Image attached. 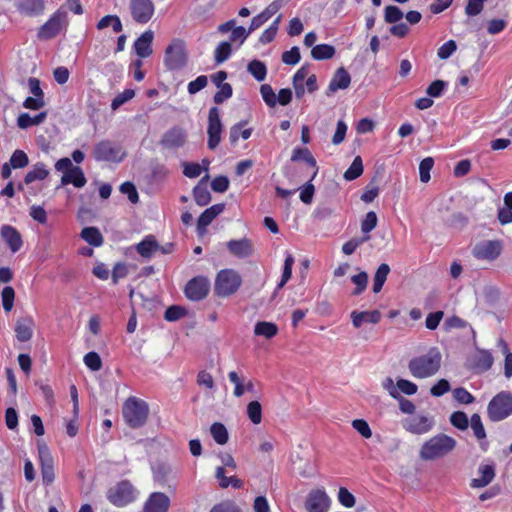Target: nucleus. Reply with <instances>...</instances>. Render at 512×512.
<instances>
[{"label": "nucleus", "mask_w": 512, "mask_h": 512, "mask_svg": "<svg viewBox=\"0 0 512 512\" xmlns=\"http://www.w3.org/2000/svg\"><path fill=\"white\" fill-rule=\"evenodd\" d=\"M441 362L442 355L439 349L432 347L425 354L413 357L408 363V369L414 378H429L439 371Z\"/></svg>", "instance_id": "obj_1"}, {"label": "nucleus", "mask_w": 512, "mask_h": 512, "mask_svg": "<svg viewBox=\"0 0 512 512\" xmlns=\"http://www.w3.org/2000/svg\"><path fill=\"white\" fill-rule=\"evenodd\" d=\"M456 447V440L445 434H438L427 440L421 447L422 460H435L449 454Z\"/></svg>", "instance_id": "obj_2"}, {"label": "nucleus", "mask_w": 512, "mask_h": 512, "mask_svg": "<svg viewBox=\"0 0 512 512\" xmlns=\"http://www.w3.org/2000/svg\"><path fill=\"white\" fill-rule=\"evenodd\" d=\"M122 415L129 427L137 429L146 423L149 415V406L144 400L132 396L123 403Z\"/></svg>", "instance_id": "obj_3"}, {"label": "nucleus", "mask_w": 512, "mask_h": 512, "mask_svg": "<svg viewBox=\"0 0 512 512\" xmlns=\"http://www.w3.org/2000/svg\"><path fill=\"white\" fill-rule=\"evenodd\" d=\"M139 494L130 481L122 480L107 491V499L114 506L121 508L136 501Z\"/></svg>", "instance_id": "obj_4"}, {"label": "nucleus", "mask_w": 512, "mask_h": 512, "mask_svg": "<svg viewBox=\"0 0 512 512\" xmlns=\"http://www.w3.org/2000/svg\"><path fill=\"white\" fill-rule=\"evenodd\" d=\"M241 276L232 269H223L218 272L215 279V293L220 297L234 294L241 286Z\"/></svg>", "instance_id": "obj_5"}, {"label": "nucleus", "mask_w": 512, "mask_h": 512, "mask_svg": "<svg viewBox=\"0 0 512 512\" xmlns=\"http://www.w3.org/2000/svg\"><path fill=\"white\" fill-rule=\"evenodd\" d=\"M188 61L185 44L181 40H173L165 50L164 63L167 69L177 71L183 69Z\"/></svg>", "instance_id": "obj_6"}, {"label": "nucleus", "mask_w": 512, "mask_h": 512, "mask_svg": "<svg viewBox=\"0 0 512 512\" xmlns=\"http://www.w3.org/2000/svg\"><path fill=\"white\" fill-rule=\"evenodd\" d=\"M489 418L496 422L512 414V395L509 392H500L492 398L487 407Z\"/></svg>", "instance_id": "obj_7"}, {"label": "nucleus", "mask_w": 512, "mask_h": 512, "mask_svg": "<svg viewBox=\"0 0 512 512\" xmlns=\"http://www.w3.org/2000/svg\"><path fill=\"white\" fill-rule=\"evenodd\" d=\"M68 25V15L63 9H58L38 31L40 39H51L60 33Z\"/></svg>", "instance_id": "obj_8"}, {"label": "nucleus", "mask_w": 512, "mask_h": 512, "mask_svg": "<svg viewBox=\"0 0 512 512\" xmlns=\"http://www.w3.org/2000/svg\"><path fill=\"white\" fill-rule=\"evenodd\" d=\"M93 156L97 161L120 162L123 160L125 152L119 144L102 141L94 147Z\"/></svg>", "instance_id": "obj_9"}, {"label": "nucleus", "mask_w": 512, "mask_h": 512, "mask_svg": "<svg viewBox=\"0 0 512 512\" xmlns=\"http://www.w3.org/2000/svg\"><path fill=\"white\" fill-rule=\"evenodd\" d=\"M503 245L500 240H484L473 248V256L479 260L493 261L501 254Z\"/></svg>", "instance_id": "obj_10"}, {"label": "nucleus", "mask_w": 512, "mask_h": 512, "mask_svg": "<svg viewBox=\"0 0 512 512\" xmlns=\"http://www.w3.org/2000/svg\"><path fill=\"white\" fill-rule=\"evenodd\" d=\"M210 290V281L207 277L197 276L192 278L185 287V295L192 301L204 299Z\"/></svg>", "instance_id": "obj_11"}, {"label": "nucleus", "mask_w": 512, "mask_h": 512, "mask_svg": "<svg viewBox=\"0 0 512 512\" xmlns=\"http://www.w3.org/2000/svg\"><path fill=\"white\" fill-rule=\"evenodd\" d=\"M434 426V420L429 415H415L403 422V428L413 434L428 433Z\"/></svg>", "instance_id": "obj_12"}, {"label": "nucleus", "mask_w": 512, "mask_h": 512, "mask_svg": "<svg viewBox=\"0 0 512 512\" xmlns=\"http://www.w3.org/2000/svg\"><path fill=\"white\" fill-rule=\"evenodd\" d=\"M130 9L136 22L147 23L154 14L155 6L152 0H131Z\"/></svg>", "instance_id": "obj_13"}, {"label": "nucleus", "mask_w": 512, "mask_h": 512, "mask_svg": "<svg viewBox=\"0 0 512 512\" xmlns=\"http://www.w3.org/2000/svg\"><path fill=\"white\" fill-rule=\"evenodd\" d=\"M171 506V500L163 492H152L149 494L143 504V512H168Z\"/></svg>", "instance_id": "obj_14"}, {"label": "nucleus", "mask_w": 512, "mask_h": 512, "mask_svg": "<svg viewBox=\"0 0 512 512\" xmlns=\"http://www.w3.org/2000/svg\"><path fill=\"white\" fill-rule=\"evenodd\" d=\"M38 452L43 483L50 485L55 478L53 458L45 444L38 445Z\"/></svg>", "instance_id": "obj_15"}, {"label": "nucleus", "mask_w": 512, "mask_h": 512, "mask_svg": "<svg viewBox=\"0 0 512 512\" xmlns=\"http://www.w3.org/2000/svg\"><path fill=\"white\" fill-rule=\"evenodd\" d=\"M308 512H327L330 506V499L323 490H314L309 493L306 503Z\"/></svg>", "instance_id": "obj_16"}, {"label": "nucleus", "mask_w": 512, "mask_h": 512, "mask_svg": "<svg viewBox=\"0 0 512 512\" xmlns=\"http://www.w3.org/2000/svg\"><path fill=\"white\" fill-rule=\"evenodd\" d=\"M0 234L12 253H16L21 249L23 245L22 236L15 227L3 225L0 229Z\"/></svg>", "instance_id": "obj_17"}, {"label": "nucleus", "mask_w": 512, "mask_h": 512, "mask_svg": "<svg viewBox=\"0 0 512 512\" xmlns=\"http://www.w3.org/2000/svg\"><path fill=\"white\" fill-rule=\"evenodd\" d=\"M15 6L20 14L34 17L44 12L45 2L44 0H17Z\"/></svg>", "instance_id": "obj_18"}, {"label": "nucleus", "mask_w": 512, "mask_h": 512, "mask_svg": "<svg viewBox=\"0 0 512 512\" xmlns=\"http://www.w3.org/2000/svg\"><path fill=\"white\" fill-rule=\"evenodd\" d=\"M227 249L232 255L238 258H246L252 255L253 244L247 238H242L240 240H230L227 243Z\"/></svg>", "instance_id": "obj_19"}, {"label": "nucleus", "mask_w": 512, "mask_h": 512, "mask_svg": "<svg viewBox=\"0 0 512 512\" xmlns=\"http://www.w3.org/2000/svg\"><path fill=\"white\" fill-rule=\"evenodd\" d=\"M352 324L355 328H360L364 323L377 324L381 319V313L378 310L351 312Z\"/></svg>", "instance_id": "obj_20"}, {"label": "nucleus", "mask_w": 512, "mask_h": 512, "mask_svg": "<svg viewBox=\"0 0 512 512\" xmlns=\"http://www.w3.org/2000/svg\"><path fill=\"white\" fill-rule=\"evenodd\" d=\"M350 83L351 77L349 73L343 67L338 68L330 80L327 95L348 88Z\"/></svg>", "instance_id": "obj_21"}, {"label": "nucleus", "mask_w": 512, "mask_h": 512, "mask_svg": "<svg viewBox=\"0 0 512 512\" xmlns=\"http://www.w3.org/2000/svg\"><path fill=\"white\" fill-rule=\"evenodd\" d=\"M305 161L308 166L313 169L312 175L310 176V180H313L318 173V166L316 159L313 157L312 153L307 148L296 147L292 151L291 161Z\"/></svg>", "instance_id": "obj_22"}, {"label": "nucleus", "mask_w": 512, "mask_h": 512, "mask_svg": "<svg viewBox=\"0 0 512 512\" xmlns=\"http://www.w3.org/2000/svg\"><path fill=\"white\" fill-rule=\"evenodd\" d=\"M34 321L31 317H23L16 321L15 335L20 342H27L33 335Z\"/></svg>", "instance_id": "obj_23"}, {"label": "nucleus", "mask_w": 512, "mask_h": 512, "mask_svg": "<svg viewBox=\"0 0 512 512\" xmlns=\"http://www.w3.org/2000/svg\"><path fill=\"white\" fill-rule=\"evenodd\" d=\"M153 479L160 485L167 484L170 480L176 478V473L173 467L167 463H158L153 469Z\"/></svg>", "instance_id": "obj_24"}, {"label": "nucleus", "mask_w": 512, "mask_h": 512, "mask_svg": "<svg viewBox=\"0 0 512 512\" xmlns=\"http://www.w3.org/2000/svg\"><path fill=\"white\" fill-rule=\"evenodd\" d=\"M154 34L151 30L145 31L134 43L136 54L141 58L149 57L152 54L151 44Z\"/></svg>", "instance_id": "obj_25"}, {"label": "nucleus", "mask_w": 512, "mask_h": 512, "mask_svg": "<svg viewBox=\"0 0 512 512\" xmlns=\"http://www.w3.org/2000/svg\"><path fill=\"white\" fill-rule=\"evenodd\" d=\"M479 477L471 480L472 488H483L490 484L495 477V469L493 465H481L478 469Z\"/></svg>", "instance_id": "obj_26"}, {"label": "nucleus", "mask_w": 512, "mask_h": 512, "mask_svg": "<svg viewBox=\"0 0 512 512\" xmlns=\"http://www.w3.org/2000/svg\"><path fill=\"white\" fill-rule=\"evenodd\" d=\"M209 176L203 177L193 189V197L199 206H206L211 201V194L207 188Z\"/></svg>", "instance_id": "obj_27"}, {"label": "nucleus", "mask_w": 512, "mask_h": 512, "mask_svg": "<svg viewBox=\"0 0 512 512\" xmlns=\"http://www.w3.org/2000/svg\"><path fill=\"white\" fill-rule=\"evenodd\" d=\"M186 136L180 130H169L161 140V145L167 149L181 147L185 143Z\"/></svg>", "instance_id": "obj_28"}, {"label": "nucleus", "mask_w": 512, "mask_h": 512, "mask_svg": "<svg viewBox=\"0 0 512 512\" xmlns=\"http://www.w3.org/2000/svg\"><path fill=\"white\" fill-rule=\"evenodd\" d=\"M87 180L85 175L80 167H74V169H70L68 173H65L61 177L62 185L73 184L77 188H81L85 186Z\"/></svg>", "instance_id": "obj_29"}, {"label": "nucleus", "mask_w": 512, "mask_h": 512, "mask_svg": "<svg viewBox=\"0 0 512 512\" xmlns=\"http://www.w3.org/2000/svg\"><path fill=\"white\" fill-rule=\"evenodd\" d=\"M159 244L153 235L146 236L140 243L136 245L137 252L144 258H151L158 251Z\"/></svg>", "instance_id": "obj_30"}, {"label": "nucleus", "mask_w": 512, "mask_h": 512, "mask_svg": "<svg viewBox=\"0 0 512 512\" xmlns=\"http://www.w3.org/2000/svg\"><path fill=\"white\" fill-rule=\"evenodd\" d=\"M308 76V68L301 67L293 76V87L297 98L303 97L306 92L305 79Z\"/></svg>", "instance_id": "obj_31"}, {"label": "nucleus", "mask_w": 512, "mask_h": 512, "mask_svg": "<svg viewBox=\"0 0 512 512\" xmlns=\"http://www.w3.org/2000/svg\"><path fill=\"white\" fill-rule=\"evenodd\" d=\"M278 333V327L275 323L267 321H259L254 326V334L263 336L266 339H271Z\"/></svg>", "instance_id": "obj_32"}, {"label": "nucleus", "mask_w": 512, "mask_h": 512, "mask_svg": "<svg viewBox=\"0 0 512 512\" xmlns=\"http://www.w3.org/2000/svg\"><path fill=\"white\" fill-rule=\"evenodd\" d=\"M46 117L45 112H40L35 115H30L28 113H22L18 116L17 122L19 128H28L31 126L40 125Z\"/></svg>", "instance_id": "obj_33"}, {"label": "nucleus", "mask_w": 512, "mask_h": 512, "mask_svg": "<svg viewBox=\"0 0 512 512\" xmlns=\"http://www.w3.org/2000/svg\"><path fill=\"white\" fill-rule=\"evenodd\" d=\"M81 238L95 247H99L103 244V236L96 227H85L81 231Z\"/></svg>", "instance_id": "obj_34"}, {"label": "nucleus", "mask_w": 512, "mask_h": 512, "mask_svg": "<svg viewBox=\"0 0 512 512\" xmlns=\"http://www.w3.org/2000/svg\"><path fill=\"white\" fill-rule=\"evenodd\" d=\"M390 273V267L386 263H382L376 270L373 279V292L379 293Z\"/></svg>", "instance_id": "obj_35"}, {"label": "nucleus", "mask_w": 512, "mask_h": 512, "mask_svg": "<svg viewBox=\"0 0 512 512\" xmlns=\"http://www.w3.org/2000/svg\"><path fill=\"white\" fill-rule=\"evenodd\" d=\"M335 48L329 44H319L312 48L311 56L315 60L331 59L335 55Z\"/></svg>", "instance_id": "obj_36"}, {"label": "nucleus", "mask_w": 512, "mask_h": 512, "mask_svg": "<svg viewBox=\"0 0 512 512\" xmlns=\"http://www.w3.org/2000/svg\"><path fill=\"white\" fill-rule=\"evenodd\" d=\"M493 364V356L488 350H479L474 358V366L481 371H487Z\"/></svg>", "instance_id": "obj_37"}, {"label": "nucleus", "mask_w": 512, "mask_h": 512, "mask_svg": "<svg viewBox=\"0 0 512 512\" xmlns=\"http://www.w3.org/2000/svg\"><path fill=\"white\" fill-rule=\"evenodd\" d=\"M210 433L214 441L219 445H224L229 439L226 427L219 422L213 423L210 427Z\"/></svg>", "instance_id": "obj_38"}, {"label": "nucleus", "mask_w": 512, "mask_h": 512, "mask_svg": "<svg viewBox=\"0 0 512 512\" xmlns=\"http://www.w3.org/2000/svg\"><path fill=\"white\" fill-rule=\"evenodd\" d=\"M363 173V162L360 156H356L350 167L344 173V179L352 181L357 179Z\"/></svg>", "instance_id": "obj_39"}, {"label": "nucleus", "mask_w": 512, "mask_h": 512, "mask_svg": "<svg viewBox=\"0 0 512 512\" xmlns=\"http://www.w3.org/2000/svg\"><path fill=\"white\" fill-rule=\"evenodd\" d=\"M109 26L112 27L115 33L121 32L123 28L121 20L117 15H107L98 22L97 29L103 30Z\"/></svg>", "instance_id": "obj_40"}, {"label": "nucleus", "mask_w": 512, "mask_h": 512, "mask_svg": "<svg viewBox=\"0 0 512 512\" xmlns=\"http://www.w3.org/2000/svg\"><path fill=\"white\" fill-rule=\"evenodd\" d=\"M247 70L257 81H263L266 78V66L259 60H252L248 64Z\"/></svg>", "instance_id": "obj_41"}, {"label": "nucleus", "mask_w": 512, "mask_h": 512, "mask_svg": "<svg viewBox=\"0 0 512 512\" xmlns=\"http://www.w3.org/2000/svg\"><path fill=\"white\" fill-rule=\"evenodd\" d=\"M49 172L48 170L45 168V165L43 164H37L34 166V168L29 171L25 178H24V181L26 184H30L36 180H43L45 179L47 176H48Z\"/></svg>", "instance_id": "obj_42"}, {"label": "nucleus", "mask_w": 512, "mask_h": 512, "mask_svg": "<svg viewBox=\"0 0 512 512\" xmlns=\"http://www.w3.org/2000/svg\"><path fill=\"white\" fill-rule=\"evenodd\" d=\"M294 264V257L290 253H286L284 261L283 272L280 282L277 285V289H282L285 284L289 281L292 275V266Z\"/></svg>", "instance_id": "obj_43"}, {"label": "nucleus", "mask_w": 512, "mask_h": 512, "mask_svg": "<svg viewBox=\"0 0 512 512\" xmlns=\"http://www.w3.org/2000/svg\"><path fill=\"white\" fill-rule=\"evenodd\" d=\"M247 415L253 424H259L262 420V407L258 401H251L247 405Z\"/></svg>", "instance_id": "obj_44"}, {"label": "nucleus", "mask_w": 512, "mask_h": 512, "mask_svg": "<svg viewBox=\"0 0 512 512\" xmlns=\"http://www.w3.org/2000/svg\"><path fill=\"white\" fill-rule=\"evenodd\" d=\"M231 55V43L228 41L221 42L215 49V61L222 63L226 61Z\"/></svg>", "instance_id": "obj_45"}, {"label": "nucleus", "mask_w": 512, "mask_h": 512, "mask_svg": "<svg viewBox=\"0 0 512 512\" xmlns=\"http://www.w3.org/2000/svg\"><path fill=\"white\" fill-rule=\"evenodd\" d=\"M351 281L356 286L352 294L360 295L367 287L368 274L365 271H361L357 275L352 276Z\"/></svg>", "instance_id": "obj_46"}, {"label": "nucleus", "mask_w": 512, "mask_h": 512, "mask_svg": "<svg viewBox=\"0 0 512 512\" xmlns=\"http://www.w3.org/2000/svg\"><path fill=\"white\" fill-rule=\"evenodd\" d=\"M29 159L22 150H15L10 158L9 164L14 168H24L28 165Z\"/></svg>", "instance_id": "obj_47"}, {"label": "nucleus", "mask_w": 512, "mask_h": 512, "mask_svg": "<svg viewBox=\"0 0 512 512\" xmlns=\"http://www.w3.org/2000/svg\"><path fill=\"white\" fill-rule=\"evenodd\" d=\"M434 160L431 157L424 158L419 164L420 180L427 183L430 180V171L433 168Z\"/></svg>", "instance_id": "obj_48"}, {"label": "nucleus", "mask_w": 512, "mask_h": 512, "mask_svg": "<svg viewBox=\"0 0 512 512\" xmlns=\"http://www.w3.org/2000/svg\"><path fill=\"white\" fill-rule=\"evenodd\" d=\"M470 425L474 432L475 437L478 440H482L486 438V432L481 421V417L479 414H473L470 419Z\"/></svg>", "instance_id": "obj_49"}, {"label": "nucleus", "mask_w": 512, "mask_h": 512, "mask_svg": "<svg viewBox=\"0 0 512 512\" xmlns=\"http://www.w3.org/2000/svg\"><path fill=\"white\" fill-rule=\"evenodd\" d=\"M228 378L235 386L233 391L234 396L238 398L241 397L245 393V379L240 377L235 371L229 372Z\"/></svg>", "instance_id": "obj_50"}, {"label": "nucleus", "mask_w": 512, "mask_h": 512, "mask_svg": "<svg viewBox=\"0 0 512 512\" xmlns=\"http://www.w3.org/2000/svg\"><path fill=\"white\" fill-rule=\"evenodd\" d=\"M3 309L6 312L12 310L14 305L15 292L11 286H6L1 292Z\"/></svg>", "instance_id": "obj_51"}, {"label": "nucleus", "mask_w": 512, "mask_h": 512, "mask_svg": "<svg viewBox=\"0 0 512 512\" xmlns=\"http://www.w3.org/2000/svg\"><path fill=\"white\" fill-rule=\"evenodd\" d=\"M450 422L454 427L460 430H466L469 426L468 417L462 411H456L452 413L450 416Z\"/></svg>", "instance_id": "obj_52"}, {"label": "nucleus", "mask_w": 512, "mask_h": 512, "mask_svg": "<svg viewBox=\"0 0 512 512\" xmlns=\"http://www.w3.org/2000/svg\"><path fill=\"white\" fill-rule=\"evenodd\" d=\"M369 239H370V235H365L362 238H353V239H351V240H349V241H347L346 243L343 244L342 251L346 255H351V254H353L355 252V250L360 245H362L363 243H365Z\"/></svg>", "instance_id": "obj_53"}, {"label": "nucleus", "mask_w": 512, "mask_h": 512, "mask_svg": "<svg viewBox=\"0 0 512 512\" xmlns=\"http://www.w3.org/2000/svg\"><path fill=\"white\" fill-rule=\"evenodd\" d=\"M185 315H186L185 308H183L181 306L173 305L166 309L164 318H165V320H167L169 322H173V321H177V320L183 318Z\"/></svg>", "instance_id": "obj_54"}, {"label": "nucleus", "mask_w": 512, "mask_h": 512, "mask_svg": "<svg viewBox=\"0 0 512 512\" xmlns=\"http://www.w3.org/2000/svg\"><path fill=\"white\" fill-rule=\"evenodd\" d=\"M135 95L134 90L132 89H126L122 93H119L111 103L112 110H117L119 107H121L123 104L131 100Z\"/></svg>", "instance_id": "obj_55"}, {"label": "nucleus", "mask_w": 512, "mask_h": 512, "mask_svg": "<svg viewBox=\"0 0 512 512\" xmlns=\"http://www.w3.org/2000/svg\"><path fill=\"white\" fill-rule=\"evenodd\" d=\"M377 222L378 219L376 213L374 211L368 212L361 223L362 232L369 235V233L377 226Z\"/></svg>", "instance_id": "obj_56"}, {"label": "nucleus", "mask_w": 512, "mask_h": 512, "mask_svg": "<svg viewBox=\"0 0 512 512\" xmlns=\"http://www.w3.org/2000/svg\"><path fill=\"white\" fill-rule=\"evenodd\" d=\"M384 18L387 23H396L403 18V12L397 6L389 5L385 8Z\"/></svg>", "instance_id": "obj_57"}, {"label": "nucleus", "mask_w": 512, "mask_h": 512, "mask_svg": "<svg viewBox=\"0 0 512 512\" xmlns=\"http://www.w3.org/2000/svg\"><path fill=\"white\" fill-rule=\"evenodd\" d=\"M250 33L251 31L249 29L246 30L242 26L235 27L233 28L230 35V41L237 43L238 47H240L245 42Z\"/></svg>", "instance_id": "obj_58"}, {"label": "nucleus", "mask_w": 512, "mask_h": 512, "mask_svg": "<svg viewBox=\"0 0 512 512\" xmlns=\"http://www.w3.org/2000/svg\"><path fill=\"white\" fill-rule=\"evenodd\" d=\"M85 365L92 371H99L102 367V360L96 352H89L83 359Z\"/></svg>", "instance_id": "obj_59"}, {"label": "nucleus", "mask_w": 512, "mask_h": 512, "mask_svg": "<svg viewBox=\"0 0 512 512\" xmlns=\"http://www.w3.org/2000/svg\"><path fill=\"white\" fill-rule=\"evenodd\" d=\"M30 217L40 224L47 223V212L43 206L40 205H32L29 210Z\"/></svg>", "instance_id": "obj_60"}, {"label": "nucleus", "mask_w": 512, "mask_h": 512, "mask_svg": "<svg viewBox=\"0 0 512 512\" xmlns=\"http://www.w3.org/2000/svg\"><path fill=\"white\" fill-rule=\"evenodd\" d=\"M352 427L364 438L368 439L372 436V431L364 419H355L352 421Z\"/></svg>", "instance_id": "obj_61"}, {"label": "nucleus", "mask_w": 512, "mask_h": 512, "mask_svg": "<svg viewBox=\"0 0 512 512\" xmlns=\"http://www.w3.org/2000/svg\"><path fill=\"white\" fill-rule=\"evenodd\" d=\"M260 93L262 95L263 100L268 106L274 107L277 104L276 94L274 93L270 85H262L260 88Z\"/></svg>", "instance_id": "obj_62"}, {"label": "nucleus", "mask_w": 512, "mask_h": 512, "mask_svg": "<svg viewBox=\"0 0 512 512\" xmlns=\"http://www.w3.org/2000/svg\"><path fill=\"white\" fill-rule=\"evenodd\" d=\"M456 48V42L454 40H449L439 47L437 56L443 60L448 59L456 51Z\"/></svg>", "instance_id": "obj_63"}, {"label": "nucleus", "mask_w": 512, "mask_h": 512, "mask_svg": "<svg viewBox=\"0 0 512 512\" xmlns=\"http://www.w3.org/2000/svg\"><path fill=\"white\" fill-rule=\"evenodd\" d=\"M210 512H242V510L234 502L224 501L214 505Z\"/></svg>", "instance_id": "obj_64"}]
</instances>
